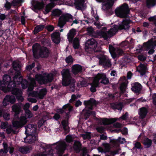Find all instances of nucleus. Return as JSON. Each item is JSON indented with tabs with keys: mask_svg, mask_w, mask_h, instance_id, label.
<instances>
[{
	"mask_svg": "<svg viewBox=\"0 0 156 156\" xmlns=\"http://www.w3.org/2000/svg\"><path fill=\"white\" fill-rule=\"evenodd\" d=\"M19 85L16 81L11 80V76L7 74L3 77V80L0 82V88L5 92L11 91L12 94L15 96L18 101L22 102L23 98L22 96L23 92L20 88L16 87V85Z\"/></svg>",
	"mask_w": 156,
	"mask_h": 156,
	"instance_id": "nucleus-1",
	"label": "nucleus"
},
{
	"mask_svg": "<svg viewBox=\"0 0 156 156\" xmlns=\"http://www.w3.org/2000/svg\"><path fill=\"white\" fill-rule=\"evenodd\" d=\"M25 127L26 137L24 138V142L29 144L34 143L37 140L36 126L33 124H28Z\"/></svg>",
	"mask_w": 156,
	"mask_h": 156,
	"instance_id": "nucleus-2",
	"label": "nucleus"
},
{
	"mask_svg": "<svg viewBox=\"0 0 156 156\" xmlns=\"http://www.w3.org/2000/svg\"><path fill=\"white\" fill-rule=\"evenodd\" d=\"M12 66L14 70L16 72L17 74L13 77V80L16 81L18 84H21L22 87L23 89L27 88L28 85V81L25 79H23L22 76H20L21 66L17 62H14L12 63Z\"/></svg>",
	"mask_w": 156,
	"mask_h": 156,
	"instance_id": "nucleus-3",
	"label": "nucleus"
},
{
	"mask_svg": "<svg viewBox=\"0 0 156 156\" xmlns=\"http://www.w3.org/2000/svg\"><path fill=\"white\" fill-rule=\"evenodd\" d=\"M61 74L62 77V85L65 86L69 85L71 87L74 88L75 81L73 80L72 82L69 69H63L61 72Z\"/></svg>",
	"mask_w": 156,
	"mask_h": 156,
	"instance_id": "nucleus-4",
	"label": "nucleus"
},
{
	"mask_svg": "<svg viewBox=\"0 0 156 156\" xmlns=\"http://www.w3.org/2000/svg\"><path fill=\"white\" fill-rule=\"evenodd\" d=\"M53 74L51 73H45L44 75L38 74L36 75L35 77L36 80L41 84H47L51 83L53 79Z\"/></svg>",
	"mask_w": 156,
	"mask_h": 156,
	"instance_id": "nucleus-5",
	"label": "nucleus"
},
{
	"mask_svg": "<svg viewBox=\"0 0 156 156\" xmlns=\"http://www.w3.org/2000/svg\"><path fill=\"white\" fill-rule=\"evenodd\" d=\"M129 24V22L128 20H124L121 24L119 26L114 25L113 27L111 28L108 31V34L110 36H112L116 34L119 30H128L130 27Z\"/></svg>",
	"mask_w": 156,
	"mask_h": 156,
	"instance_id": "nucleus-6",
	"label": "nucleus"
},
{
	"mask_svg": "<svg viewBox=\"0 0 156 156\" xmlns=\"http://www.w3.org/2000/svg\"><path fill=\"white\" fill-rule=\"evenodd\" d=\"M115 12L116 16L121 18H124L126 17L130 12L128 5L126 3H124L116 8L115 10Z\"/></svg>",
	"mask_w": 156,
	"mask_h": 156,
	"instance_id": "nucleus-7",
	"label": "nucleus"
},
{
	"mask_svg": "<svg viewBox=\"0 0 156 156\" xmlns=\"http://www.w3.org/2000/svg\"><path fill=\"white\" fill-rule=\"evenodd\" d=\"M73 20V17L69 13L63 15L59 18L58 26L62 28L66 22H71Z\"/></svg>",
	"mask_w": 156,
	"mask_h": 156,
	"instance_id": "nucleus-8",
	"label": "nucleus"
},
{
	"mask_svg": "<svg viewBox=\"0 0 156 156\" xmlns=\"http://www.w3.org/2000/svg\"><path fill=\"white\" fill-rule=\"evenodd\" d=\"M73 110V107L69 104H67L64 105L62 108L57 109V112L61 114L65 112L66 118L68 119L69 118L70 112Z\"/></svg>",
	"mask_w": 156,
	"mask_h": 156,
	"instance_id": "nucleus-9",
	"label": "nucleus"
},
{
	"mask_svg": "<svg viewBox=\"0 0 156 156\" xmlns=\"http://www.w3.org/2000/svg\"><path fill=\"white\" fill-rule=\"evenodd\" d=\"M27 121L26 117L22 116L20 117L19 121H15L12 122V125L16 129L21 128L26 124Z\"/></svg>",
	"mask_w": 156,
	"mask_h": 156,
	"instance_id": "nucleus-10",
	"label": "nucleus"
},
{
	"mask_svg": "<svg viewBox=\"0 0 156 156\" xmlns=\"http://www.w3.org/2000/svg\"><path fill=\"white\" fill-rule=\"evenodd\" d=\"M66 148V145L64 142H61L56 146V149L57 150V154H59L58 156H67V154H65L63 156L62 155Z\"/></svg>",
	"mask_w": 156,
	"mask_h": 156,
	"instance_id": "nucleus-11",
	"label": "nucleus"
},
{
	"mask_svg": "<svg viewBox=\"0 0 156 156\" xmlns=\"http://www.w3.org/2000/svg\"><path fill=\"white\" fill-rule=\"evenodd\" d=\"M99 63L100 65L105 68H109L112 66L110 60L105 55L102 56L99 59Z\"/></svg>",
	"mask_w": 156,
	"mask_h": 156,
	"instance_id": "nucleus-12",
	"label": "nucleus"
},
{
	"mask_svg": "<svg viewBox=\"0 0 156 156\" xmlns=\"http://www.w3.org/2000/svg\"><path fill=\"white\" fill-rule=\"evenodd\" d=\"M99 2H102L103 8H105V9L107 10L112 9L114 3V1L113 0H96Z\"/></svg>",
	"mask_w": 156,
	"mask_h": 156,
	"instance_id": "nucleus-13",
	"label": "nucleus"
},
{
	"mask_svg": "<svg viewBox=\"0 0 156 156\" xmlns=\"http://www.w3.org/2000/svg\"><path fill=\"white\" fill-rule=\"evenodd\" d=\"M94 79L96 81H98L99 85V81L101 79L102 80L100 82L101 83L106 85L108 84L109 83L108 79L106 77V75L104 73H98Z\"/></svg>",
	"mask_w": 156,
	"mask_h": 156,
	"instance_id": "nucleus-14",
	"label": "nucleus"
},
{
	"mask_svg": "<svg viewBox=\"0 0 156 156\" xmlns=\"http://www.w3.org/2000/svg\"><path fill=\"white\" fill-rule=\"evenodd\" d=\"M50 51L46 47H44L41 48L39 52V56L40 57L44 58H47L50 55Z\"/></svg>",
	"mask_w": 156,
	"mask_h": 156,
	"instance_id": "nucleus-15",
	"label": "nucleus"
},
{
	"mask_svg": "<svg viewBox=\"0 0 156 156\" xmlns=\"http://www.w3.org/2000/svg\"><path fill=\"white\" fill-rule=\"evenodd\" d=\"M16 101V98L13 95H7L5 97L3 101V105L6 106L9 103L12 104H14Z\"/></svg>",
	"mask_w": 156,
	"mask_h": 156,
	"instance_id": "nucleus-16",
	"label": "nucleus"
},
{
	"mask_svg": "<svg viewBox=\"0 0 156 156\" xmlns=\"http://www.w3.org/2000/svg\"><path fill=\"white\" fill-rule=\"evenodd\" d=\"M132 90L136 94H139L142 89V86L139 83L136 82L132 84Z\"/></svg>",
	"mask_w": 156,
	"mask_h": 156,
	"instance_id": "nucleus-17",
	"label": "nucleus"
},
{
	"mask_svg": "<svg viewBox=\"0 0 156 156\" xmlns=\"http://www.w3.org/2000/svg\"><path fill=\"white\" fill-rule=\"evenodd\" d=\"M12 113L14 114L15 117H18V115L20 114L21 110L20 105L19 103L14 104L12 107Z\"/></svg>",
	"mask_w": 156,
	"mask_h": 156,
	"instance_id": "nucleus-18",
	"label": "nucleus"
},
{
	"mask_svg": "<svg viewBox=\"0 0 156 156\" xmlns=\"http://www.w3.org/2000/svg\"><path fill=\"white\" fill-rule=\"evenodd\" d=\"M147 70L146 65L145 64L141 63L140 64L137 68V71L142 76L145 74L147 71Z\"/></svg>",
	"mask_w": 156,
	"mask_h": 156,
	"instance_id": "nucleus-19",
	"label": "nucleus"
},
{
	"mask_svg": "<svg viewBox=\"0 0 156 156\" xmlns=\"http://www.w3.org/2000/svg\"><path fill=\"white\" fill-rule=\"evenodd\" d=\"M52 41L55 44H58L60 41V34L59 32H55L51 35Z\"/></svg>",
	"mask_w": 156,
	"mask_h": 156,
	"instance_id": "nucleus-20",
	"label": "nucleus"
},
{
	"mask_svg": "<svg viewBox=\"0 0 156 156\" xmlns=\"http://www.w3.org/2000/svg\"><path fill=\"white\" fill-rule=\"evenodd\" d=\"M44 5L43 2H36L32 4V9L35 12H38V10L42 9Z\"/></svg>",
	"mask_w": 156,
	"mask_h": 156,
	"instance_id": "nucleus-21",
	"label": "nucleus"
},
{
	"mask_svg": "<svg viewBox=\"0 0 156 156\" xmlns=\"http://www.w3.org/2000/svg\"><path fill=\"white\" fill-rule=\"evenodd\" d=\"M41 48L40 45L38 43L34 44L32 47L33 56L34 58H38V53L39 50Z\"/></svg>",
	"mask_w": 156,
	"mask_h": 156,
	"instance_id": "nucleus-22",
	"label": "nucleus"
},
{
	"mask_svg": "<svg viewBox=\"0 0 156 156\" xmlns=\"http://www.w3.org/2000/svg\"><path fill=\"white\" fill-rule=\"evenodd\" d=\"M82 70V66L79 64L73 65L72 68V72L75 75L81 72Z\"/></svg>",
	"mask_w": 156,
	"mask_h": 156,
	"instance_id": "nucleus-23",
	"label": "nucleus"
},
{
	"mask_svg": "<svg viewBox=\"0 0 156 156\" xmlns=\"http://www.w3.org/2000/svg\"><path fill=\"white\" fill-rule=\"evenodd\" d=\"M118 119V118H113L108 119L105 118L102 120V123L104 125H107L112 124L116 122Z\"/></svg>",
	"mask_w": 156,
	"mask_h": 156,
	"instance_id": "nucleus-24",
	"label": "nucleus"
},
{
	"mask_svg": "<svg viewBox=\"0 0 156 156\" xmlns=\"http://www.w3.org/2000/svg\"><path fill=\"white\" fill-rule=\"evenodd\" d=\"M76 34V30L74 28L70 30L67 34V38L69 42H71Z\"/></svg>",
	"mask_w": 156,
	"mask_h": 156,
	"instance_id": "nucleus-25",
	"label": "nucleus"
},
{
	"mask_svg": "<svg viewBox=\"0 0 156 156\" xmlns=\"http://www.w3.org/2000/svg\"><path fill=\"white\" fill-rule=\"evenodd\" d=\"M47 92V90L46 88H43L41 89L39 92H36V97L38 98L43 99L45 95Z\"/></svg>",
	"mask_w": 156,
	"mask_h": 156,
	"instance_id": "nucleus-26",
	"label": "nucleus"
},
{
	"mask_svg": "<svg viewBox=\"0 0 156 156\" xmlns=\"http://www.w3.org/2000/svg\"><path fill=\"white\" fill-rule=\"evenodd\" d=\"M139 114L141 119H143L146 116L147 112L148 110L145 107H143L139 109Z\"/></svg>",
	"mask_w": 156,
	"mask_h": 156,
	"instance_id": "nucleus-27",
	"label": "nucleus"
},
{
	"mask_svg": "<svg viewBox=\"0 0 156 156\" xmlns=\"http://www.w3.org/2000/svg\"><path fill=\"white\" fill-rule=\"evenodd\" d=\"M82 144L80 141L75 140L73 144V147L74 150L77 153L79 152L81 149Z\"/></svg>",
	"mask_w": 156,
	"mask_h": 156,
	"instance_id": "nucleus-28",
	"label": "nucleus"
},
{
	"mask_svg": "<svg viewBox=\"0 0 156 156\" xmlns=\"http://www.w3.org/2000/svg\"><path fill=\"white\" fill-rule=\"evenodd\" d=\"M45 27V25L40 24L39 25H37L34 28V30L33 31V33L34 35L36 34L39 32L41 31L44 29Z\"/></svg>",
	"mask_w": 156,
	"mask_h": 156,
	"instance_id": "nucleus-29",
	"label": "nucleus"
},
{
	"mask_svg": "<svg viewBox=\"0 0 156 156\" xmlns=\"http://www.w3.org/2000/svg\"><path fill=\"white\" fill-rule=\"evenodd\" d=\"M69 43H72L73 46L75 49H76L79 48L80 46V41L79 38L76 37L72 40L71 42H69Z\"/></svg>",
	"mask_w": 156,
	"mask_h": 156,
	"instance_id": "nucleus-30",
	"label": "nucleus"
},
{
	"mask_svg": "<svg viewBox=\"0 0 156 156\" xmlns=\"http://www.w3.org/2000/svg\"><path fill=\"white\" fill-rule=\"evenodd\" d=\"M84 0H75L74 4L78 10H81L83 6Z\"/></svg>",
	"mask_w": 156,
	"mask_h": 156,
	"instance_id": "nucleus-31",
	"label": "nucleus"
},
{
	"mask_svg": "<svg viewBox=\"0 0 156 156\" xmlns=\"http://www.w3.org/2000/svg\"><path fill=\"white\" fill-rule=\"evenodd\" d=\"M111 108L114 110H121L122 108V104L121 103H113L110 104Z\"/></svg>",
	"mask_w": 156,
	"mask_h": 156,
	"instance_id": "nucleus-32",
	"label": "nucleus"
},
{
	"mask_svg": "<svg viewBox=\"0 0 156 156\" xmlns=\"http://www.w3.org/2000/svg\"><path fill=\"white\" fill-rule=\"evenodd\" d=\"M84 104L85 106L96 105L97 104V102L95 100L91 98L89 100L84 101Z\"/></svg>",
	"mask_w": 156,
	"mask_h": 156,
	"instance_id": "nucleus-33",
	"label": "nucleus"
},
{
	"mask_svg": "<svg viewBox=\"0 0 156 156\" xmlns=\"http://www.w3.org/2000/svg\"><path fill=\"white\" fill-rule=\"evenodd\" d=\"M99 85L98 81H96V80L94 79L90 88V91L93 93L95 92L96 90V88L99 86Z\"/></svg>",
	"mask_w": 156,
	"mask_h": 156,
	"instance_id": "nucleus-34",
	"label": "nucleus"
},
{
	"mask_svg": "<svg viewBox=\"0 0 156 156\" xmlns=\"http://www.w3.org/2000/svg\"><path fill=\"white\" fill-rule=\"evenodd\" d=\"M55 6V5L53 3H51L48 4L46 5L45 9L43 11L44 13L45 14L48 13Z\"/></svg>",
	"mask_w": 156,
	"mask_h": 156,
	"instance_id": "nucleus-35",
	"label": "nucleus"
},
{
	"mask_svg": "<svg viewBox=\"0 0 156 156\" xmlns=\"http://www.w3.org/2000/svg\"><path fill=\"white\" fill-rule=\"evenodd\" d=\"M31 147H30L28 146H23L19 148L20 151L23 154H26L30 152L31 150Z\"/></svg>",
	"mask_w": 156,
	"mask_h": 156,
	"instance_id": "nucleus-36",
	"label": "nucleus"
},
{
	"mask_svg": "<svg viewBox=\"0 0 156 156\" xmlns=\"http://www.w3.org/2000/svg\"><path fill=\"white\" fill-rule=\"evenodd\" d=\"M146 2L147 6L149 8L156 5V0H146Z\"/></svg>",
	"mask_w": 156,
	"mask_h": 156,
	"instance_id": "nucleus-37",
	"label": "nucleus"
},
{
	"mask_svg": "<svg viewBox=\"0 0 156 156\" xmlns=\"http://www.w3.org/2000/svg\"><path fill=\"white\" fill-rule=\"evenodd\" d=\"M152 143V140L148 138H146L144 140L143 143L144 145L145 146H146L147 148H149L150 147Z\"/></svg>",
	"mask_w": 156,
	"mask_h": 156,
	"instance_id": "nucleus-38",
	"label": "nucleus"
},
{
	"mask_svg": "<svg viewBox=\"0 0 156 156\" xmlns=\"http://www.w3.org/2000/svg\"><path fill=\"white\" fill-rule=\"evenodd\" d=\"M103 145L105 147V149H103L102 148H101V151H100L101 152H108L110 151V147L109 144L107 143H104L103 144Z\"/></svg>",
	"mask_w": 156,
	"mask_h": 156,
	"instance_id": "nucleus-39",
	"label": "nucleus"
},
{
	"mask_svg": "<svg viewBox=\"0 0 156 156\" xmlns=\"http://www.w3.org/2000/svg\"><path fill=\"white\" fill-rule=\"evenodd\" d=\"M9 0H5V3L4 4V7L5 8V9L8 10H10L12 6V2L11 3L10 2H9L8 1Z\"/></svg>",
	"mask_w": 156,
	"mask_h": 156,
	"instance_id": "nucleus-40",
	"label": "nucleus"
},
{
	"mask_svg": "<svg viewBox=\"0 0 156 156\" xmlns=\"http://www.w3.org/2000/svg\"><path fill=\"white\" fill-rule=\"evenodd\" d=\"M90 134L91 133L86 132L85 134H82L81 136L83 140H86L87 139L89 140L91 138Z\"/></svg>",
	"mask_w": 156,
	"mask_h": 156,
	"instance_id": "nucleus-41",
	"label": "nucleus"
},
{
	"mask_svg": "<svg viewBox=\"0 0 156 156\" xmlns=\"http://www.w3.org/2000/svg\"><path fill=\"white\" fill-rule=\"evenodd\" d=\"M62 14V12L60 10L55 9L52 12V14L53 16H59Z\"/></svg>",
	"mask_w": 156,
	"mask_h": 156,
	"instance_id": "nucleus-42",
	"label": "nucleus"
},
{
	"mask_svg": "<svg viewBox=\"0 0 156 156\" xmlns=\"http://www.w3.org/2000/svg\"><path fill=\"white\" fill-rule=\"evenodd\" d=\"M144 44L145 47L148 49L149 50L151 48H154L152 42L144 43Z\"/></svg>",
	"mask_w": 156,
	"mask_h": 156,
	"instance_id": "nucleus-43",
	"label": "nucleus"
},
{
	"mask_svg": "<svg viewBox=\"0 0 156 156\" xmlns=\"http://www.w3.org/2000/svg\"><path fill=\"white\" fill-rule=\"evenodd\" d=\"M23 2V0H12V6H16Z\"/></svg>",
	"mask_w": 156,
	"mask_h": 156,
	"instance_id": "nucleus-44",
	"label": "nucleus"
},
{
	"mask_svg": "<svg viewBox=\"0 0 156 156\" xmlns=\"http://www.w3.org/2000/svg\"><path fill=\"white\" fill-rule=\"evenodd\" d=\"M115 131L117 132V133L119 132H122V133L123 135H126L128 133V129H127L126 127H124L122 130L119 129H115Z\"/></svg>",
	"mask_w": 156,
	"mask_h": 156,
	"instance_id": "nucleus-45",
	"label": "nucleus"
},
{
	"mask_svg": "<svg viewBox=\"0 0 156 156\" xmlns=\"http://www.w3.org/2000/svg\"><path fill=\"white\" fill-rule=\"evenodd\" d=\"M129 44V42L128 41H125L122 42L120 45L122 48H126L128 47Z\"/></svg>",
	"mask_w": 156,
	"mask_h": 156,
	"instance_id": "nucleus-46",
	"label": "nucleus"
},
{
	"mask_svg": "<svg viewBox=\"0 0 156 156\" xmlns=\"http://www.w3.org/2000/svg\"><path fill=\"white\" fill-rule=\"evenodd\" d=\"M88 43L89 45L97 46V42L94 39H92L90 40H89Z\"/></svg>",
	"mask_w": 156,
	"mask_h": 156,
	"instance_id": "nucleus-47",
	"label": "nucleus"
},
{
	"mask_svg": "<svg viewBox=\"0 0 156 156\" xmlns=\"http://www.w3.org/2000/svg\"><path fill=\"white\" fill-rule=\"evenodd\" d=\"M65 61L66 63L68 64L72 62H73V60L72 56L70 55L66 57L65 59Z\"/></svg>",
	"mask_w": 156,
	"mask_h": 156,
	"instance_id": "nucleus-48",
	"label": "nucleus"
},
{
	"mask_svg": "<svg viewBox=\"0 0 156 156\" xmlns=\"http://www.w3.org/2000/svg\"><path fill=\"white\" fill-rule=\"evenodd\" d=\"M35 66V63L34 62L31 64L27 66L26 67V69L28 71H30Z\"/></svg>",
	"mask_w": 156,
	"mask_h": 156,
	"instance_id": "nucleus-49",
	"label": "nucleus"
},
{
	"mask_svg": "<svg viewBox=\"0 0 156 156\" xmlns=\"http://www.w3.org/2000/svg\"><path fill=\"white\" fill-rule=\"evenodd\" d=\"M62 124L63 129L65 131L67 130L66 127L68 126V122L66 120H63L62 122Z\"/></svg>",
	"mask_w": 156,
	"mask_h": 156,
	"instance_id": "nucleus-50",
	"label": "nucleus"
},
{
	"mask_svg": "<svg viewBox=\"0 0 156 156\" xmlns=\"http://www.w3.org/2000/svg\"><path fill=\"white\" fill-rule=\"evenodd\" d=\"M101 35L105 39H107L108 37V32L107 33L105 32L102 31L101 32Z\"/></svg>",
	"mask_w": 156,
	"mask_h": 156,
	"instance_id": "nucleus-51",
	"label": "nucleus"
},
{
	"mask_svg": "<svg viewBox=\"0 0 156 156\" xmlns=\"http://www.w3.org/2000/svg\"><path fill=\"white\" fill-rule=\"evenodd\" d=\"M96 129L98 132L100 133H103L105 131V128L102 126L97 128Z\"/></svg>",
	"mask_w": 156,
	"mask_h": 156,
	"instance_id": "nucleus-52",
	"label": "nucleus"
},
{
	"mask_svg": "<svg viewBox=\"0 0 156 156\" xmlns=\"http://www.w3.org/2000/svg\"><path fill=\"white\" fill-rule=\"evenodd\" d=\"M10 116L8 113H5L3 114V117L6 120H9L10 118Z\"/></svg>",
	"mask_w": 156,
	"mask_h": 156,
	"instance_id": "nucleus-53",
	"label": "nucleus"
},
{
	"mask_svg": "<svg viewBox=\"0 0 156 156\" xmlns=\"http://www.w3.org/2000/svg\"><path fill=\"white\" fill-rule=\"evenodd\" d=\"M109 50L110 53L114 52L115 51V48L111 44L109 45Z\"/></svg>",
	"mask_w": 156,
	"mask_h": 156,
	"instance_id": "nucleus-54",
	"label": "nucleus"
},
{
	"mask_svg": "<svg viewBox=\"0 0 156 156\" xmlns=\"http://www.w3.org/2000/svg\"><path fill=\"white\" fill-rule=\"evenodd\" d=\"M25 112L26 116H27V118H30L32 117V114L29 110H27Z\"/></svg>",
	"mask_w": 156,
	"mask_h": 156,
	"instance_id": "nucleus-55",
	"label": "nucleus"
},
{
	"mask_svg": "<svg viewBox=\"0 0 156 156\" xmlns=\"http://www.w3.org/2000/svg\"><path fill=\"white\" fill-rule=\"evenodd\" d=\"M90 110H87L84 114V118L85 119H87L89 118L90 115Z\"/></svg>",
	"mask_w": 156,
	"mask_h": 156,
	"instance_id": "nucleus-56",
	"label": "nucleus"
},
{
	"mask_svg": "<svg viewBox=\"0 0 156 156\" xmlns=\"http://www.w3.org/2000/svg\"><path fill=\"white\" fill-rule=\"evenodd\" d=\"M128 115V113L126 112L125 114L122 115L119 119H122L123 120H126L127 119V117Z\"/></svg>",
	"mask_w": 156,
	"mask_h": 156,
	"instance_id": "nucleus-57",
	"label": "nucleus"
},
{
	"mask_svg": "<svg viewBox=\"0 0 156 156\" xmlns=\"http://www.w3.org/2000/svg\"><path fill=\"white\" fill-rule=\"evenodd\" d=\"M138 59L141 61H144L146 60V58L142 55H140L138 56Z\"/></svg>",
	"mask_w": 156,
	"mask_h": 156,
	"instance_id": "nucleus-58",
	"label": "nucleus"
},
{
	"mask_svg": "<svg viewBox=\"0 0 156 156\" xmlns=\"http://www.w3.org/2000/svg\"><path fill=\"white\" fill-rule=\"evenodd\" d=\"M87 31L89 34H91L93 33L94 30L92 27H90L87 28Z\"/></svg>",
	"mask_w": 156,
	"mask_h": 156,
	"instance_id": "nucleus-59",
	"label": "nucleus"
},
{
	"mask_svg": "<svg viewBox=\"0 0 156 156\" xmlns=\"http://www.w3.org/2000/svg\"><path fill=\"white\" fill-rule=\"evenodd\" d=\"M135 147L137 149H141V145L140 142H137L134 144Z\"/></svg>",
	"mask_w": 156,
	"mask_h": 156,
	"instance_id": "nucleus-60",
	"label": "nucleus"
},
{
	"mask_svg": "<svg viewBox=\"0 0 156 156\" xmlns=\"http://www.w3.org/2000/svg\"><path fill=\"white\" fill-rule=\"evenodd\" d=\"M46 28L48 31L51 32L54 30V27L52 25H49Z\"/></svg>",
	"mask_w": 156,
	"mask_h": 156,
	"instance_id": "nucleus-61",
	"label": "nucleus"
},
{
	"mask_svg": "<svg viewBox=\"0 0 156 156\" xmlns=\"http://www.w3.org/2000/svg\"><path fill=\"white\" fill-rule=\"evenodd\" d=\"M118 141L121 144H123V143L125 141L126 139L124 138H121L120 137H119L118 139Z\"/></svg>",
	"mask_w": 156,
	"mask_h": 156,
	"instance_id": "nucleus-62",
	"label": "nucleus"
},
{
	"mask_svg": "<svg viewBox=\"0 0 156 156\" xmlns=\"http://www.w3.org/2000/svg\"><path fill=\"white\" fill-rule=\"evenodd\" d=\"M61 117L60 115L58 113H55L53 116V118L56 120H58Z\"/></svg>",
	"mask_w": 156,
	"mask_h": 156,
	"instance_id": "nucleus-63",
	"label": "nucleus"
},
{
	"mask_svg": "<svg viewBox=\"0 0 156 156\" xmlns=\"http://www.w3.org/2000/svg\"><path fill=\"white\" fill-rule=\"evenodd\" d=\"M153 103V104L156 105V94H154L152 96Z\"/></svg>",
	"mask_w": 156,
	"mask_h": 156,
	"instance_id": "nucleus-64",
	"label": "nucleus"
}]
</instances>
